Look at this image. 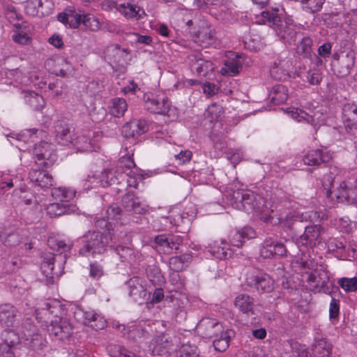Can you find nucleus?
<instances>
[{"label": "nucleus", "instance_id": "obj_1", "mask_svg": "<svg viewBox=\"0 0 357 357\" xmlns=\"http://www.w3.org/2000/svg\"><path fill=\"white\" fill-rule=\"evenodd\" d=\"M227 199L234 208L243 210L247 213L252 211L260 213V218L264 222L270 221L273 224H278L283 227L289 228L293 220L300 222H316L324 218V214L321 216L318 212L313 211H297L294 214L283 212L278 215L274 214L273 209L270 208L269 202L264 201L263 197L248 189L234 190Z\"/></svg>", "mask_w": 357, "mask_h": 357}, {"label": "nucleus", "instance_id": "obj_2", "mask_svg": "<svg viewBox=\"0 0 357 357\" xmlns=\"http://www.w3.org/2000/svg\"><path fill=\"white\" fill-rule=\"evenodd\" d=\"M127 176L128 185L137 188L139 181L144 177L135 168V164L130 156L121 158L116 169L114 170H105L103 172L92 173L83 181L84 188L86 190L97 186L106 187L115 183L119 179Z\"/></svg>", "mask_w": 357, "mask_h": 357}, {"label": "nucleus", "instance_id": "obj_3", "mask_svg": "<svg viewBox=\"0 0 357 357\" xmlns=\"http://www.w3.org/2000/svg\"><path fill=\"white\" fill-rule=\"evenodd\" d=\"M296 272L308 275L307 282L310 288L317 292L330 294L333 282L330 280L328 272L322 266L315 264L311 259L301 258L292 262Z\"/></svg>", "mask_w": 357, "mask_h": 357}, {"label": "nucleus", "instance_id": "obj_4", "mask_svg": "<svg viewBox=\"0 0 357 357\" xmlns=\"http://www.w3.org/2000/svg\"><path fill=\"white\" fill-rule=\"evenodd\" d=\"M45 308H38L36 310V319H42L43 316L47 314L53 316L50 324L47 326V331L51 335H54L60 340L68 338L72 334V326L68 321L63 316L65 314L64 309L61 303L56 300H52L45 303Z\"/></svg>", "mask_w": 357, "mask_h": 357}, {"label": "nucleus", "instance_id": "obj_5", "mask_svg": "<svg viewBox=\"0 0 357 357\" xmlns=\"http://www.w3.org/2000/svg\"><path fill=\"white\" fill-rule=\"evenodd\" d=\"M278 12V10L262 11L255 15V22L259 24H268L282 39L289 37L293 38L294 31L293 20L287 17H282Z\"/></svg>", "mask_w": 357, "mask_h": 357}, {"label": "nucleus", "instance_id": "obj_6", "mask_svg": "<svg viewBox=\"0 0 357 357\" xmlns=\"http://www.w3.org/2000/svg\"><path fill=\"white\" fill-rule=\"evenodd\" d=\"M102 231H89L84 235L82 242L84 246L79 250V254L84 256L100 255L106 250L109 241L112 240L111 231L109 233L105 228Z\"/></svg>", "mask_w": 357, "mask_h": 357}, {"label": "nucleus", "instance_id": "obj_7", "mask_svg": "<svg viewBox=\"0 0 357 357\" xmlns=\"http://www.w3.org/2000/svg\"><path fill=\"white\" fill-rule=\"evenodd\" d=\"M197 213V208L193 204H190L185 211L178 207L171 209L167 217H161L155 220L153 227L157 230L169 229L174 226H179L185 221L190 222Z\"/></svg>", "mask_w": 357, "mask_h": 357}, {"label": "nucleus", "instance_id": "obj_8", "mask_svg": "<svg viewBox=\"0 0 357 357\" xmlns=\"http://www.w3.org/2000/svg\"><path fill=\"white\" fill-rule=\"evenodd\" d=\"M144 99V106L150 112L167 116L171 121L178 118L177 108L172 105L171 102L164 93L155 96H145Z\"/></svg>", "mask_w": 357, "mask_h": 357}, {"label": "nucleus", "instance_id": "obj_9", "mask_svg": "<svg viewBox=\"0 0 357 357\" xmlns=\"http://www.w3.org/2000/svg\"><path fill=\"white\" fill-rule=\"evenodd\" d=\"M286 112L295 121L309 123L314 129H318L326 122L327 115L321 108L310 113L298 108H287Z\"/></svg>", "mask_w": 357, "mask_h": 357}, {"label": "nucleus", "instance_id": "obj_10", "mask_svg": "<svg viewBox=\"0 0 357 357\" xmlns=\"http://www.w3.org/2000/svg\"><path fill=\"white\" fill-rule=\"evenodd\" d=\"M70 310L75 319L84 325L89 326L95 330H101L106 326L105 319L96 313L93 310H84L78 305H73Z\"/></svg>", "mask_w": 357, "mask_h": 357}, {"label": "nucleus", "instance_id": "obj_11", "mask_svg": "<svg viewBox=\"0 0 357 357\" xmlns=\"http://www.w3.org/2000/svg\"><path fill=\"white\" fill-rule=\"evenodd\" d=\"M114 8L129 20L137 21L143 20L146 16V13L142 8L130 2L117 4L113 1H106L102 3L104 10H112Z\"/></svg>", "mask_w": 357, "mask_h": 357}, {"label": "nucleus", "instance_id": "obj_12", "mask_svg": "<svg viewBox=\"0 0 357 357\" xmlns=\"http://www.w3.org/2000/svg\"><path fill=\"white\" fill-rule=\"evenodd\" d=\"M325 232V228L321 225H315L306 227L303 234L296 241L300 252L303 253L304 248L309 250L319 244Z\"/></svg>", "mask_w": 357, "mask_h": 357}, {"label": "nucleus", "instance_id": "obj_13", "mask_svg": "<svg viewBox=\"0 0 357 357\" xmlns=\"http://www.w3.org/2000/svg\"><path fill=\"white\" fill-rule=\"evenodd\" d=\"M63 255H59L55 256L52 253H47L43 257L40 269L47 283H53L54 277L58 276L61 273L63 268Z\"/></svg>", "mask_w": 357, "mask_h": 357}, {"label": "nucleus", "instance_id": "obj_14", "mask_svg": "<svg viewBox=\"0 0 357 357\" xmlns=\"http://www.w3.org/2000/svg\"><path fill=\"white\" fill-rule=\"evenodd\" d=\"M226 56L227 60L225 61L224 67L220 69V73L223 75L235 76L240 72L243 65L250 66L252 62L250 59L243 54L229 52Z\"/></svg>", "mask_w": 357, "mask_h": 357}, {"label": "nucleus", "instance_id": "obj_15", "mask_svg": "<svg viewBox=\"0 0 357 357\" xmlns=\"http://www.w3.org/2000/svg\"><path fill=\"white\" fill-rule=\"evenodd\" d=\"M33 159L39 166L48 167L56 160L54 145L46 142L36 144L33 149Z\"/></svg>", "mask_w": 357, "mask_h": 357}, {"label": "nucleus", "instance_id": "obj_16", "mask_svg": "<svg viewBox=\"0 0 357 357\" xmlns=\"http://www.w3.org/2000/svg\"><path fill=\"white\" fill-rule=\"evenodd\" d=\"M332 193H334L337 200L340 202H351L357 204V177L354 186L351 181H344L339 183L333 192L327 190L328 197H331Z\"/></svg>", "mask_w": 357, "mask_h": 357}, {"label": "nucleus", "instance_id": "obj_17", "mask_svg": "<svg viewBox=\"0 0 357 357\" xmlns=\"http://www.w3.org/2000/svg\"><path fill=\"white\" fill-rule=\"evenodd\" d=\"M182 238L178 235H158L155 238V249L160 253L172 254L178 250Z\"/></svg>", "mask_w": 357, "mask_h": 357}, {"label": "nucleus", "instance_id": "obj_18", "mask_svg": "<svg viewBox=\"0 0 357 357\" xmlns=\"http://www.w3.org/2000/svg\"><path fill=\"white\" fill-rule=\"evenodd\" d=\"M332 158V153L326 149H307L303 151L302 159L304 165L319 166L328 162Z\"/></svg>", "mask_w": 357, "mask_h": 357}, {"label": "nucleus", "instance_id": "obj_19", "mask_svg": "<svg viewBox=\"0 0 357 357\" xmlns=\"http://www.w3.org/2000/svg\"><path fill=\"white\" fill-rule=\"evenodd\" d=\"M54 9L52 0H27L24 3V10L31 16L48 15Z\"/></svg>", "mask_w": 357, "mask_h": 357}, {"label": "nucleus", "instance_id": "obj_20", "mask_svg": "<svg viewBox=\"0 0 357 357\" xmlns=\"http://www.w3.org/2000/svg\"><path fill=\"white\" fill-rule=\"evenodd\" d=\"M178 343L176 337H172L167 334L158 336L149 346L153 354L166 355L175 350L174 344Z\"/></svg>", "mask_w": 357, "mask_h": 357}, {"label": "nucleus", "instance_id": "obj_21", "mask_svg": "<svg viewBox=\"0 0 357 357\" xmlns=\"http://www.w3.org/2000/svg\"><path fill=\"white\" fill-rule=\"evenodd\" d=\"M93 133L91 131L76 132L71 146L77 152L96 151L99 149L96 142L92 140Z\"/></svg>", "mask_w": 357, "mask_h": 357}, {"label": "nucleus", "instance_id": "obj_22", "mask_svg": "<svg viewBox=\"0 0 357 357\" xmlns=\"http://www.w3.org/2000/svg\"><path fill=\"white\" fill-rule=\"evenodd\" d=\"M192 38L194 42L202 47H215L218 45L215 31L207 26H203L194 33Z\"/></svg>", "mask_w": 357, "mask_h": 357}, {"label": "nucleus", "instance_id": "obj_23", "mask_svg": "<svg viewBox=\"0 0 357 357\" xmlns=\"http://www.w3.org/2000/svg\"><path fill=\"white\" fill-rule=\"evenodd\" d=\"M246 280L249 285L254 286L259 291L269 292L273 289V280L264 273L248 275Z\"/></svg>", "mask_w": 357, "mask_h": 357}, {"label": "nucleus", "instance_id": "obj_24", "mask_svg": "<svg viewBox=\"0 0 357 357\" xmlns=\"http://www.w3.org/2000/svg\"><path fill=\"white\" fill-rule=\"evenodd\" d=\"M1 338L3 343L0 344V357H15L11 348L19 342V335L13 330L8 329L1 333Z\"/></svg>", "mask_w": 357, "mask_h": 357}, {"label": "nucleus", "instance_id": "obj_25", "mask_svg": "<svg viewBox=\"0 0 357 357\" xmlns=\"http://www.w3.org/2000/svg\"><path fill=\"white\" fill-rule=\"evenodd\" d=\"M292 63L289 60H276L271 66L270 75L275 79L285 80L289 77Z\"/></svg>", "mask_w": 357, "mask_h": 357}, {"label": "nucleus", "instance_id": "obj_26", "mask_svg": "<svg viewBox=\"0 0 357 357\" xmlns=\"http://www.w3.org/2000/svg\"><path fill=\"white\" fill-rule=\"evenodd\" d=\"M121 215V210L119 206L112 204L107 210V220L102 219L97 220L96 227L100 229L105 228L109 233L111 230H114V229L112 228V225L114 223V221L117 222L120 219Z\"/></svg>", "mask_w": 357, "mask_h": 357}, {"label": "nucleus", "instance_id": "obj_27", "mask_svg": "<svg viewBox=\"0 0 357 357\" xmlns=\"http://www.w3.org/2000/svg\"><path fill=\"white\" fill-rule=\"evenodd\" d=\"M83 13H79L74 9H66L63 13H59L57 19L59 22L71 29H77L82 21Z\"/></svg>", "mask_w": 357, "mask_h": 357}, {"label": "nucleus", "instance_id": "obj_28", "mask_svg": "<svg viewBox=\"0 0 357 357\" xmlns=\"http://www.w3.org/2000/svg\"><path fill=\"white\" fill-rule=\"evenodd\" d=\"M127 286L129 290V294L132 296L136 301L147 299L148 293L143 284L142 280L137 277H134L128 281Z\"/></svg>", "mask_w": 357, "mask_h": 357}, {"label": "nucleus", "instance_id": "obj_29", "mask_svg": "<svg viewBox=\"0 0 357 357\" xmlns=\"http://www.w3.org/2000/svg\"><path fill=\"white\" fill-rule=\"evenodd\" d=\"M190 59L192 61V70L199 76H206L216 67V66L211 61L202 58H198L197 55L190 56Z\"/></svg>", "mask_w": 357, "mask_h": 357}, {"label": "nucleus", "instance_id": "obj_30", "mask_svg": "<svg viewBox=\"0 0 357 357\" xmlns=\"http://www.w3.org/2000/svg\"><path fill=\"white\" fill-rule=\"evenodd\" d=\"M29 178L36 185L42 188H49L52 185V176L45 169H33L29 172Z\"/></svg>", "mask_w": 357, "mask_h": 357}, {"label": "nucleus", "instance_id": "obj_31", "mask_svg": "<svg viewBox=\"0 0 357 357\" xmlns=\"http://www.w3.org/2000/svg\"><path fill=\"white\" fill-rule=\"evenodd\" d=\"M117 238L119 241L123 240L127 245L125 246L120 243L116 245V242H114L112 246L115 247L116 253L122 260L131 261L134 259L135 257V252L132 248L128 246L130 242V237L126 234H121L118 235Z\"/></svg>", "mask_w": 357, "mask_h": 357}, {"label": "nucleus", "instance_id": "obj_32", "mask_svg": "<svg viewBox=\"0 0 357 357\" xmlns=\"http://www.w3.org/2000/svg\"><path fill=\"white\" fill-rule=\"evenodd\" d=\"M45 211L47 215L54 218L64 214L76 213L78 208L75 206L54 202L47 205Z\"/></svg>", "mask_w": 357, "mask_h": 357}, {"label": "nucleus", "instance_id": "obj_33", "mask_svg": "<svg viewBox=\"0 0 357 357\" xmlns=\"http://www.w3.org/2000/svg\"><path fill=\"white\" fill-rule=\"evenodd\" d=\"M123 204L126 211L135 213L143 214L147 210V206L142 202L138 197L128 194L123 198Z\"/></svg>", "mask_w": 357, "mask_h": 357}, {"label": "nucleus", "instance_id": "obj_34", "mask_svg": "<svg viewBox=\"0 0 357 357\" xmlns=\"http://www.w3.org/2000/svg\"><path fill=\"white\" fill-rule=\"evenodd\" d=\"M255 232L251 227H244L239 230H234L230 234V243L232 245L240 247L250 238H254Z\"/></svg>", "mask_w": 357, "mask_h": 357}, {"label": "nucleus", "instance_id": "obj_35", "mask_svg": "<svg viewBox=\"0 0 357 357\" xmlns=\"http://www.w3.org/2000/svg\"><path fill=\"white\" fill-rule=\"evenodd\" d=\"M13 40L20 45H27L31 41L29 30L24 23L17 22L13 24Z\"/></svg>", "mask_w": 357, "mask_h": 357}, {"label": "nucleus", "instance_id": "obj_36", "mask_svg": "<svg viewBox=\"0 0 357 357\" xmlns=\"http://www.w3.org/2000/svg\"><path fill=\"white\" fill-rule=\"evenodd\" d=\"M208 252L215 258L223 259L229 255V245L225 240L215 241L208 245Z\"/></svg>", "mask_w": 357, "mask_h": 357}, {"label": "nucleus", "instance_id": "obj_37", "mask_svg": "<svg viewBox=\"0 0 357 357\" xmlns=\"http://www.w3.org/2000/svg\"><path fill=\"white\" fill-rule=\"evenodd\" d=\"M56 140L58 144L62 146H71L76 132H71L66 126L61 123H57L56 126Z\"/></svg>", "mask_w": 357, "mask_h": 357}, {"label": "nucleus", "instance_id": "obj_38", "mask_svg": "<svg viewBox=\"0 0 357 357\" xmlns=\"http://www.w3.org/2000/svg\"><path fill=\"white\" fill-rule=\"evenodd\" d=\"M149 126L145 120L133 121L123 127V132L126 136L136 137L145 133Z\"/></svg>", "mask_w": 357, "mask_h": 357}, {"label": "nucleus", "instance_id": "obj_39", "mask_svg": "<svg viewBox=\"0 0 357 357\" xmlns=\"http://www.w3.org/2000/svg\"><path fill=\"white\" fill-rule=\"evenodd\" d=\"M343 117L347 127L351 130L357 129V106L345 105L343 108Z\"/></svg>", "mask_w": 357, "mask_h": 357}, {"label": "nucleus", "instance_id": "obj_40", "mask_svg": "<svg viewBox=\"0 0 357 357\" xmlns=\"http://www.w3.org/2000/svg\"><path fill=\"white\" fill-rule=\"evenodd\" d=\"M38 132V130H26L22 131L21 133L19 134H11L8 137H10L12 139H8L10 143L17 147L20 151H24V146L20 144V142H26V140H28L29 138H33V135H36ZM42 132L39 131V133L40 134Z\"/></svg>", "mask_w": 357, "mask_h": 357}, {"label": "nucleus", "instance_id": "obj_41", "mask_svg": "<svg viewBox=\"0 0 357 357\" xmlns=\"http://www.w3.org/2000/svg\"><path fill=\"white\" fill-rule=\"evenodd\" d=\"M269 97L275 105L284 103L289 97L288 89L284 85L276 84L270 91Z\"/></svg>", "mask_w": 357, "mask_h": 357}, {"label": "nucleus", "instance_id": "obj_42", "mask_svg": "<svg viewBox=\"0 0 357 357\" xmlns=\"http://www.w3.org/2000/svg\"><path fill=\"white\" fill-rule=\"evenodd\" d=\"M22 94L24 101L34 109H40L45 106L44 98L38 93L31 91L23 90Z\"/></svg>", "mask_w": 357, "mask_h": 357}, {"label": "nucleus", "instance_id": "obj_43", "mask_svg": "<svg viewBox=\"0 0 357 357\" xmlns=\"http://www.w3.org/2000/svg\"><path fill=\"white\" fill-rule=\"evenodd\" d=\"M15 315L16 309L13 305L5 304L0 307V322L5 326H12Z\"/></svg>", "mask_w": 357, "mask_h": 357}, {"label": "nucleus", "instance_id": "obj_44", "mask_svg": "<svg viewBox=\"0 0 357 357\" xmlns=\"http://www.w3.org/2000/svg\"><path fill=\"white\" fill-rule=\"evenodd\" d=\"M234 305L240 312L248 314L252 311L254 300L246 294H240L235 298Z\"/></svg>", "mask_w": 357, "mask_h": 357}, {"label": "nucleus", "instance_id": "obj_45", "mask_svg": "<svg viewBox=\"0 0 357 357\" xmlns=\"http://www.w3.org/2000/svg\"><path fill=\"white\" fill-rule=\"evenodd\" d=\"M234 331L229 328L222 331L220 336L213 340L215 349L219 351H225L228 348L231 338L234 336Z\"/></svg>", "mask_w": 357, "mask_h": 357}, {"label": "nucleus", "instance_id": "obj_46", "mask_svg": "<svg viewBox=\"0 0 357 357\" xmlns=\"http://www.w3.org/2000/svg\"><path fill=\"white\" fill-rule=\"evenodd\" d=\"M52 197L59 202H69L75 196V190L66 187L54 188L51 190Z\"/></svg>", "mask_w": 357, "mask_h": 357}, {"label": "nucleus", "instance_id": "obj_47", "mask_svg": "<svg viewBox=\"0 0 357 357\" xmlns=\"http://www.w3.org/2000/svg\"><path fill=\"white\" fill-rule=\"evenodd\" d=\"M128 105L125 99L114 98L111 100L109 106V113L116 117L122 116L127 110Z\"/></svg>", "mask_w": 357, "mask_h": 357}, {"label": "nucleus", "instance_id": "obj_48", "mask_svg": "<svg viewBox=\"0 0 357 357\" xmlns=\"http://www.w3.org/2000/svg\"><path fill=\"white\" fill-rule=\"evenodd\" d=\"M8 77H10L11 79H13V80L16 82L21 83L23 84H29L30 83H33L34 85H38L40 87L39 82H37V80L39 79L38 75L35 76V79H33L30 77L25 75L23 72L20 69H15L12 70L8 72Z\"/></svg>", "mask_w": 357, "mask_h": 357}, {"label": "nucleus", "instance_id": "obj_49", "mask_svg": "<svg viewBox=\"0 0 357 357\" xmlns=\"http://www.w3.org/2000/svg\"><path fill=\"white\" fill-rule=\"evenodd\" d=\"M204 116L211 123L220 121L223 116L222 107L216 103L210 105L205 111Z\"/></svg>", "mask_w": 357, "mask_h": 357}, {"label": "nucleus", "instance_id": "obj_50", "mask_svg": "<svg viewBox=\"0 0 357 357\" xmlns=\"http://www.w3.org/2000/svg\"><path fill=\"white\" fill-rule=\"evenodd\" d=\"M245 48L250 51H257L264 46V43L261 37L255 33H250L243 38Z\"/></svg>", "mask_w": 357, "mask_h": 357}, {"label": "nucleus", "instance_id": "obj_51", "mask_svg": "<svg viewBox=\"0 0 357 357\" xmlns=\"http://www.w3.org/2000/svg\"><path fill=\"white\" fill-rule=\"evenodd\" d=\"M192 256L189 254H184L181 256L171 257L169 259V267L174 271L183 270L190 262Z\"/></svg>", "mask_w": 357, "mask_h": 357}, {"label": "nucleus", "instance_id": "obj_52", "mask_svg": "<svg viewBox=\"0 0 357 357\" xmlns=\"http://www.w3.org/2000/svg\"><path fill=\"white\" fill-rule=\"evenodd\" d=\"M21 178L22 176H18L17 174H13V172H0V188H10L14 185V183H16Z\"/></svg>", "mask_w": 357, "mask_h": 357}, {"label": "nucleus", "instance_id": "obj_53", "mask_svg": "<svg viewBox=\"0 0 357 357\" xmlns=\"http://www.w3.org/2000/svg\"><path fill=\"white\" fill-rule=\"evenodd\" d=\"M82 24L86 29L91 31H98L101 27L100 19L91 13H83Z\"/></svg>", "mask_w": 357, "mask_h": 357}, {"label": "nucleus", "instance_id": "obj_54", "mask_svg": "<svg viewBox=\"0 0 357 357\" xmlns=\"http://www.w3.org/2000/svg\"><path fill=\"white\" fill-rule=\"evenodd\" d=\"M122 333L123 335H126L128 338L136 340L137 338H141L144 335L146 329L144 328L141 324L139 326L131 325L129 326H122Z\"/></svg>", "mask_w": 357, "mask_h": 357}, {"label": "nucleus", "instance_id": "obj_55", "mask_svg": "<svg viewBox=\"0 0 357 357\" xmlns=\"http://www.w3.org/2000/svg\"><path fill=\"white\" fill-rule=\"evenodd\" d=\"M332 345L324 339L317 341L313 347L314 354H320L317 357H330Z\"/></svg>", "mask_w": 357, "mask_h": 357}, {"label": "nucleus", "instance_id": "obj_56", "mask_svg": "<svg viewBox=\"0 0 357 357\" xmlns=\"http://www.w3.org/2000/svg\"><path fill=\"white\" fill-rule=\"evenodd\" d=\"M56 65L59 67V69H56L54 70L57 75L65 77L73 75L74 71L73 66L64 59L59 58L56 60Z\"/></svg>", "mask_w": 357, "mask_h": 357}, {"label": "nucleus", "instance_id": "obj_57", "mask_svg": "<svg viewBox=\"0 0 357 357\" xmlns=\"http://www.w3.org/2000/svg\"><path fill=\"white\" fill-rule=\"evenodd\" d=\"M325 0H301L303 10L310 13L319 11Z\"/></svg>", "mask_w": 357, "mask_h": 357}, {"label": "nucleus", "instance_id": "obj_58", "mask_svg": "<svg viewBox=\"0 0 357 357\" xmlns=\"http://www.w3.org/2000/svg\"><path fill=\"white\" fill-rule=\"evenodd\" d=\"M178 355L179 357H199V352L195 344L183 343L179 347Z\"/></svg>", "mask_w": 357, "mask_h": 357}, {"label": "nucleus", "instance_id": "obj_59", "mask_svg": "<svg viewBox=\"0 0 357 357\" xmlns=\"http://www.w3.org/2000/svg\"><path fill=\"white\" fill-rule=\"evenodd\" d=\"M341 63L345 68L342 72V75H346L350 73L355 63V54L353 51L348 52L341 59Z\"/></svg>", "mask_w": 357, "mask_h": 357}, {"label": "nucleus", "instance_id": "obj_60", "mask_svg": "<svg viewBox=\"0 0 357 357\" xmlns=\"http://www.w3.org/2000/svg\"><path fill=\"white\" fill-rule=\"evenodd\" d=\"M338 284L345 292H353L357 291L356 278H342L338 280Z\"/></svg>", "mask_w": 357, "mask_h": 357}, {"label": "nucleus", "instance_id": "obj_61", "mask_svg": "<svg viewBox=\"0 0 357 357\" xmlns=\"http://www.w3.org/2000/svg\"><path fill=\"white\" fill-rule=\"evenodd\" d=\"M124 54L123 49H121L118 45H111L105 50V56L114 61L118 60Z\"/></svg>", "mask_w": 357, "mask_h": 357}, {"label": "nucleus", "instance_id": "obj_62", "mask_svg": "<svg viewBox=\"0 0 357 357\" xmlns=\"http://www.w3.org/2000/svg\"><path fill=\"white\" fill-rule=\"evenodd\" d=\"M1 241L8 246H14L20 241V236L15 232L3 231L0 234Z\"/></svg>", "mask_w": 357, "mask_h": 357}, {"label": "nucleus", "instance_id": "obj_63", "mask_svg": "<svg viewBox=\"0 0 357 357\" xmlns=\"http://www.w3.org/2000/svg\"><path fill=\"white\" fill-rule=\"evenodd\" d=\"M264 242L266 244V246L275 251V255L283 256L287 252V250L282 243H277L272 239H267Z\"/></svg>", "mask_w": 357, "mask_h": 357}, {"label": "nucleus", "instance_id": "obj_64", "mask_svg": "<svg viewBox=\"0 0 357 357\" xmlns=\"http://www.w3.org/2000/svg\"><path fill=\"white\" fill-rule=\"evenodd\" d=\"M340 314V301L332 298L329 306V317L333 324L335 323Z\"/></svg>", "mask_w": 357, "mask_h": 357}]
</instances>
